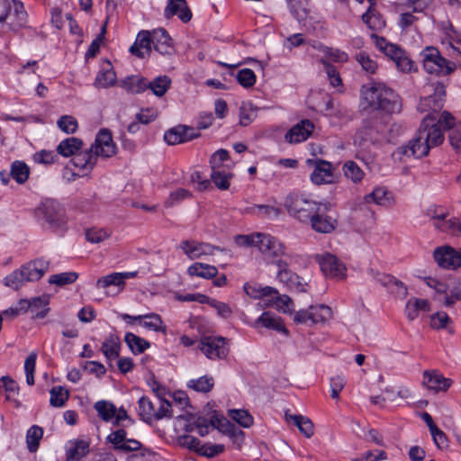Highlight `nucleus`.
<instances>
[{
	"mask_svg": "<svg viewBox=\"0 0 461 461\" xmlns=\"http://www.w3.org/2000/svg\"><path fill=\"white\" fill-rule=\"evenodd\" d=\"M435 117L429 113L421 122L413 139L408 144L398 148V153L406 157L420 158L427 156L429 149L439 146L444 141V134L438 125L445 130L452 131L456 126L455 117L447 111L441 113L438 124L434 123Z\"/></svg>",
	"mask_w": 461,
	"mask_h": 461,
	"instance_id": "1",
	"label": "nucleus"
},
{
	"mask_svg": "<svg viewBox=\"0 0 461 461\" xmlns=\"http://www.w3.org/2000/svg\"><path fill=\"white\" fill-rule=\"evenodd\" d=\"M360 104L365 110L399 113L402 110L400 96L384 83H372L361 88Z\"/></svg>",
	"mask_w": 461,
	"mask_h": 461,
	"instance_id": "2",
	"label": "nucleus"
},
{
	"mask_svg": "<svg viewBox=\"0 0 461 461\" xmlns=\"http://www.w3.org/2000/svg\"><path fill=\"white\" fill-rule=\"evenodd\" d=\"M115 153V144L113 140V133L108 129H101L89 149L77 152L71 160L75 167L79 168L83 173L90 171L96 163L99 156L104 158L112 157Z\"/></svg>",
	"mask_w": 461,
	"mask_h": 461,
	"instance_id": "3",
	"label": "nucleus"
},
{
	"mask_svg": "<svg viewBox=\"0 0 461 461\" xmlns=\"http://www.w3.org/2000/svg\"><path fill=\"white\" fill-rule=\"evenodd\" d=\"M50 267V261L44 258L31 260L19 269L13 271L5 277V285L13 289L20 288L26 282L40 280Z\"/></svg>",
	"mask_w": 461,
	"mask_h": 461,
	"instance_id": "4",
	"label": "nucleus"
},
{
	"mask_svg": "<svg viewBox=\"0 0 461 461\" xmlns=\"http://www.w3.org/2000/svg\"><path fill=\"white\" fill-rule=\"evenodd\" d=\"M321 203L302 193H291L284 202L287 212L301 222H308Z\"/></svg>",
	"mask_w": 461,
	"mask_h": 461,
	"instance_id": "5",
	"label": "nucleus"
},
{
	"mask_svg": "<svg viewBox=\"0 0 461 461\" xmlns=\"http://www.w3.org/2000/svg\"><path fill=\"white\" fill-rule=\"evenodd\" d=\"M423 68L426 72L437 76H447L453 73L456 65L443 58L439 50L434 47H426L420 53Z\"/></svg>",
	"mask_w": 461,
	"mask_h": 461,
	"instance_id": "6",
	"label": "nucleus"
},
{
	"mask_svg": "<svg viewBox=\"0 0 461 461\" xmlns=\"http://www.w3.org/2000/svg\"><path fill=\"white\" fill-rule=\"evenodd\" d=\"M37 217L50 228H62L66 224L65 210L54 199H46L36 209Z\"/></svg>",
	"mask_w": 461,
	"mask_h": 461,
	"instance_id": "7",
	"label": "nucleus"
},
{
	"mask_svg": "<svg viewBox=\"0 0 461 461\" xmlns=\"http://www.w3.org/2000/svg\"><path fill=\"white\" fill-rule=\"evenodd\" d=\"M198 348L210 360L224 359L230 351L227 339L220 336L203 337L198 343Z\"/></svg>",
	"mask_w": 461,
	"mask_h": 461,
	"instance_id": "8",
	"label": "nucleus"
},
{
	"mask_svg": "<svg viewBox=\"0 0 461 461\" xmlns=\"http://www.w3.org/2000/svg\"><path fill=\"white\" fill-rule=\"evenodd\" d=\"M315 261L319 264L321 272L326 277L343 279L346 276V267L339 259L329 253L315 254Z\"/></svg>",
	"mask_w": 461,
	"mask_h": 461,
	"instance_id": "9",
	"label": "nucleus"
},
{
	"mask_svg": "<svg viewBox=\"0 0 461 461\" xmlns=\"http://www.w3.org/2000/svg\"><path fill=\"white\" fill-rule=\"evenodd\" d=\"M329 205L321 203L318 212H314L309 219L312 229L319 233H331L337 227L338 221L328 214Z\"/></svg>",
	"mask_w": 461,
	"mask_h": 461,
	"instance_id": "10",
	"label": "nucleus"
},
{
	"mask_svg": "<svg viewBox=\"0 0 461 461\" xmlns=\"http://www.w3.org/2000/svg\"><path fill=\"white\" fill-rule=\"evenodd\" d=\"M258 239V249L266 258H276L286 255L285 246L278 239L265 233H261Z\"/></svg>",
	"mask_w": 461,
	"mask_h": 461,
	"instance_id": "11",
	"label": "nucleus"
},
{
	"mask_svg": "<svg viewBox=\"0 0 461 461\" xmlns=\"http://www.w3.org/2000/svg\"><path fill=\"white\" fill-rule=\"evenodd\" d=\"M180 249L190 259L200 258L203 256H211L213 255L215 251H224V249L220 247L195 240L182 241Z\"/></svg>",
	"mask_w": 461,
	"mask_h": 461,
	"instance_id": "12",
	"label": "nucleus"
},
{
	"mask_svg": "<svg viewBox=\"0 0 461 461\" xmlns=\"http://www.w3.org/2000/svg\"><path fill=\"white\" fill-rule=\"evenodd\" d=\"M435 261L444 268H456L461 266V254L451 247H440L434 251Z\"/></svg>",
	"mask_w": 461,
	"mask_h": 461,
	"instance_id": "13",
	"label": "nucleus"
},
{
	"mask_svg": "<svg viewBox=\"0 0 461 461\" xmlns=\"http://www.w3.org/2000/svg\"><path fill=\"white\" fill-rule=\"evenodd\" d=\"M308 163L313 164L314 168L310 176L311 181L315 185L328 184L332 181V165L326 160H308Z\"/></svg>",
	"mask_w": 461,
	"mask_h": 461,
	"instance_id": "14",
	"label": "nucleus"
},
{
	"mask_svg": "<svg viewBox=\"0 0 461 461\" xmlns=\"http://www.w3.org/2000/svg\"><path fill=\"white\" fill-rule=\"evenodd\" d=\"M196 137L197 134L194 131V129L185 125H178L171 128L164 134V140L168 145H176L187 142Z\"/></svg>",
	"mask_w": 461,
	"mask_h": 461,
	"instance_id": "15",
	"label": "nucleus"
},
{
	"mask_svg": "<svg viewBox=\"0 0 461 461\" xmlns=\"http://www.w3.org/2000/svg\"><path fill=\"white\" fill-rule=\"evenodd\" d=\"M423 384L434 393L446 392L452 384V380L443 376L436 370L425 371L423 374Z\"/></svg>",
	"mask_w": 461,
	"mask_h": 461,
	"instance_id": "16",
	"label": "nucleus"
},
{
	"mask_svg": "<svg viewBox=\"0 0 461 461\" xmlns=\"http://www.w3.org/2000/svg\"><path fill=\"white\" fill-rule=\"evenodd\" d=\"M115 85V71L112 62L102 59L100 69L95 77L94 86L96 88H108Z\"/></svg>",
	"mask_w": 461,
	"mask_h": 461,
	"instance_id": "17",
	"label": "nucleus"
},
{
	"mask_svg": "<svg viewBox=\"0 0 461 461\" xmlns=\"http://www.w3.org/2000/svg\"><path fill=\"white\" fill-rule=\"evenodd\" d=\"M152 41L154 50L161 55H172L174 53V47L172 40L167 31L163 28H158L151 32Z\"/></svg>",
	"mask_w": 461,
	"mask_h": 461,
	"instance_id": "18",
	"label": "nucleus"
},
{
	"mask_svg": "<svg viewBox=\"0 0 461 461\" xmlns=\"http://www.w3.org/2000/svg\"><path fill=\"white\" fill-rule=\"evenodd\" d=\"M446 95L445 87L438 83L435 88V93L420 100L419 109L421 112L431 111L437 113L443 107V98Z\"/></svg>",
	"mask_w": 461,
	"mask_h": 461,
	"instance_id": "19",
	"label": "nucleus"
},
{
	"mask_svg": "<svg viewBox=\"0 0 461 461\" xmlns=\"http://www.w3.org/2000/svg\"><path fill=\"white\" fill-rule=\"evenodd\" d=\"M313 123L309 120H303L285 134V140L289 143H299L306 140L313 131Z\"/></svg>",
	"mask_w": 461,
	"mask_h": 461,
	"instance_id": "20",
	"label": "nucleus"
},
{
	"mask_svg": "<svg viewBox=\"0 0 461 461\" xmlns=\"http://www.w3.org/2000/svg\"><path fill=\"white\" fill-rule=\"evenodd\" d=\"M90 442L86 439H71L66 443L67 461H79L89 452Z\"/></svg>",
	"mask_w": 461,
	"mask_h": 461,
	"instance_id": "21",
	"label": "nucleus"
},
{
	"mask_svg": "<svg viewBox=\"0 0 461 461\" xmlns=\"http://www.w3.org/2000/svg\"><path fill=\"white\" fill-rule=\"evenodd\" d=\"M158 398L159 407L156 409L154 420H161L164 418H170L176 415L177 419H185V416L182 413L176 414V411H174L172 404L169 401L164 399L165 389L158 386L157 388H153Z\"/></svg>",
	"mask_w": 461,
	"mask_h": 461,
	"instance_id": "22",
	"label": "nucleus"
},
{
	"mask_svg": "<svg viewBox=\"0 0 461 461\" xmlns=\"http://www.w3.org/2000/svg\"><path fill=\"white\" fill-rule=\"evenodd\" d=\"M151 32L149 31H141L138 33L136 41L130 48L131 54L140 59L149 57L152 51L151 49Z\"/></svg>",
	"mask_w": 461,
	"mask_h": 461,
	"instance_id": "23",
	"label": "nucleus"
},
{
	"mask_svg": "<svg viewBox=\"0 0 461 461\" xmlns=\"http://www.w3.org/2000/svg\"><path fill=\"white\" fill-rule=\"evenodd\" d=\"M164 14L167 19L177 14L183 23H187L192 18V13L185 0H168Z\"/></svg>",
	"mask_w": 461,
	"mask_h": 461,
	"instance_id": "24",
	"label": "nucleus"
},
{
	"mask_svg": "<svg viewBox=\"0 0 461 461\" xmlns=\"http://www.w3.org/2000/svg\"><path fill=\"white\" fill-rule=\"evenodd\" d=\"M430 311V303L426 299H420L417 297H411L405 304L404 312L409 321L417 319L420 312H427Z\"/></svg>",
	"mask_w": 461,
	"mask_h": 461,
	"instance_id": "25",
	"label": "nucleus"
},
{
	"mask_svg": "<svg viewBox=\"0 0 461 461\" xmlns=\"http://www.w3.org/2000/svg\"><path fill=\"white\" fill-rule=\"evenodd\" d=\"M120 87L125 92L132 95L141 94L148 89L146 78L140 75H131L122 79Z\"/></svg>",
	"mask_w": 461,
	"mask_h": 461,
	"instance_id": "26",
	"label": "nucleus"
},
{
	"mask_svg": "<svg viewBox=\"0 0 461 461\" xmlns=\"http://www.w3.org/2000/svg\"><path fill=\"white\" fill-rule=\"evenodd\" d=\"M370 4L367 11L362 15L363 22L372 31H380L385 26V21L374 9L375 0H367Z\"/></svg>",
	"mask_w": 461,
	"mask_h": 461,
	"instance_id": "27",
	"label": "nucleus"
},
{
	"mask_svg": "<svg viewBox=\"0 0 461 461\" xmlns=\"http://www.w3.org/2000/svg\"><path fill=\"white\" fill-rule=\"evenodd\" d=\"M258 324H261L267 329L287 333V330L285 329L280 317L269 312H263L256 321L254 327L257 328Z\"/></svg>",
	"mask_w": 461,
	"mask_h": 461,
	"instance_id": "28",
	"label": "nucleus"
},
{
	"mask_svg": "<svg viewBox=\"0 0 461 461\" xmlns=\"http://www.w3.org/2000/svg\"><path fill=\"white\" fill-rule=\"evenodd\" d=\"M365 202L366 203H374L381 206H390L393 204V197L384 187H376L372 193L365 196Z\"/></svg>",
	"mask_w": 461,
	"mask_h": 461,
	"instance_id": "29",
	"label": "nucleus"
},
{
	"mask_svg": "<svg viewBox=\"0 0 461 461\" xmlns=\"http://www.w3.org/2000/svg\"><path fill=\"white\" fill-rule=\"evenodd\" d=\"M140 325L148 330L166 333L167 327L161 317L157 313H149L140 316Z\"/></svg>",
	"mask_w": 461,
	"mask_h": 461,
	"instance_id": "30",
	"label": "nucleus"
},
{
	"mask_svg": "<svg viewBox=\"0 0 461 461\" xmlns=\"http://www.w3.org/2000/svg\"><path fill=\"white\" fill-rule=\"evenodd\" d=\"M187 273L191 276L211 279L217 276L218 269L214 266L196 262L187 268Z\"/></svg>",
	"mask_w": 461,
	"mask_h": 461,
	"instance_id": "31",
	"label": "nucleus"
},
{
	"mask_svg": "<svg viewBox=\"0 0 461 461\" xmlns=\"http://www.w3.org/2000/svg\"><path fill=\"white\" fill-rule=\"evenodd\" d=\"M30 311L33 313L36 319H43L50 312L48 307L50 303V297L48 295H41L33 297L30 300Z\"/></svg>",
	"mask_w": 461,
	"mask_h": 461,
	"instance_id": "32",
	"label": "nucleus"
},
{
	"mask_svg": "<svg viewBox=\"0 0 461 461\" xmlns=\"http://www.w3.org/2000/svg\"><path fill=\"white\" fill-rule=\"evenodd\" d=\"M285 418L288 421H293L294 424L298 428L300 432L306 438H311L314 434V425L312 421L306 416L303 415H292L285 414Z\"/></svg>",
	"mask_w": 461,
	"mask_h": 461,
	"instance_id": "33",
	"label": "nucleus"
},
{
	"mask_svg": "<svg viewBox=\"0 0 461 461\" xmlns=\"http://www.w3.org/2000/svg\"><path fill=\"white\" fill-rule=\"evenodd\" d=\"M83 146V141L75 137H69L62 141L57 147V152L63 157L74 156Z\"/></svg>",
	"mask_w": 461,
	"mask_h": 461,
	"instance_id": "34",
	"label": "nucleus"
},
{
	"mask_svg": "<svg viewBox=\"0 0 461 461\" xmlns=\"http://www.w3.org/2000/svg\"><path fill=\"white\" fill-rule=\"evenodd\" d=\"M124 341L134 355H140L150 347V343L148 340L131 332L125 334Z\"/></svg>",
	"mask_w": 461,
	"mask_h": 461,
	"instance_id": "35",
	"label": "nucleus"
},
{
	"mask_svg": "<svg viewBox=\"0 0 461 461\" xmlns=\"http://www.w3.org/2000/svg\"><path fill=\"white\" fill-rule=\"evenodd\" d=\"M247 212L267 219L276 218L281 213V209L270 204H255L246 209Z\"/></svg>",
	"mask_w": 461,
	"mask_h": 461,
	"instance_id": "36",
	"label": "nucleus"
},
{
	"mask_svg": "<svg viewBox=\"0 0 461 461\" xmlns=\"http://www.w3.org/2000/svg\"><path fill=\"white\" fill-rule=\"evenodd\" d=\"M146 85H148V89H150L156 96L161 97L169 89L171 86V79L169 77L165 75L158 76L152 81H148L146 79Z\"/></svg>",
	"mask_w": 461,
	"mask_h": 461,
	"instance_id": "37",
	"label": "nucleus"
},
{
	"mask_svg": "<svg viewBox=\"0 0 461 461\" xmlns=\"http://www.w3.org/2000/svg\"><path fill=\"white\" fill-rule=\"evenodd\" d=\"M373 37L375 39L376 47L393 61L404 52L400 47L386 41V40L382 37L376 35H373Z\"/></svg>",
	"mask_w": 461,
	"mask_h": 461,
	"instance_id": "38",
	"label": "nucleus"
},
{
	"mask_svg": "<svg viewBox=\"0 0 461 461\" xmlns=\"http://www.w3.org/2000/svg\"><path fill=\"white\" fill-rule=\"evenodd\" d=\"M124 438V429H117V451L120 452H136L142 449V444L135 439L122 441Z\"/></svg>",
	"mask_w": 461,
	"mask_h": 461,
	"instance_id": "39",
	"label": "nucleus"
},
{
	"mask_svg": "<svg viewBox=\"0 0 461 461\" xmlns=\"http://www.w3.org/2000/svg\"><path fill=\"white\" fill-rule=\"evenodd\" d=\"M10 175L18 184H23L30 176L29 167L21 160H15L11 165Z\"/></svg>",
	"mask_w": 461,
	"mask_h": 461,
	"instance_id": "40",
	"label": "nucleus"
},
{
	"mask_svg": "<svg viewBox=\"0 0 461 461\" xmlns=\"http://www.w3.org/2000/svg\"><path fill=\"white\" fill-rule=\"evenodd\" d=\"M311 312V322L320 323L325 322L331 319V309L324 304L312 305L309 307Z\"/></svg>",
	"mask_w": 461,
	"mask_h": 461,
	"instance_id": "41",
	"label": "nucleus"
},
{
	"mask_svg": "<svg viewBox=\"0 0 461 461\" xmlns=\"http://www.w3.org/2000/svg\"><path fill=\"white\" fill-rule=\"evenodd\" d=\"M319 50H321L324 54L323 59L327 60L328 62L334 61V62H340L344 63L347 62L348 59V55L339 49H333L330 47L324 46L322 44H319L318 47H315Z\"/></svg>",
	"mask_w": 461,
	"mask_h": 461,
	"instance_id": "42",
	"label": "nucleus"
},
{
	"mask_svg": "<svg viewBox=\"0 0 461 461\" xmlns=\"http://www.w3.org/2000/svg\"><path fill=\"white\" fill-rule=\"evenodd\" d=\"M43 436V429L37 426L33 425L32 426L26 433V443L28 450L31 453H34L37 451L40 441L42 438Z\"/></svg>",
	"mask_w": 461,
	"mask_h": 461,
	"instance_id": "43",
	"label": "nucleus"
},
{
	"mask_svg": "<svg viewBox=\"0 0 461 461\" xmlns=\"http://www.w3.org/2000/svg\"><path fill=\"white\" fill-rule=\"evenodd\" d=\"M214 385V379L210 375H203L197 379H191L187 386L198 393H208Z\"/></svg>",
	"mask_w": 461,
	"mask_h": 461,
	"instance_id": "44",
	"label": "nucleus"
},
{
	"mask_svg": "<svg viewBox=\"0 0 461 461\" xmlns=\"http://www.w3.org/2000/svg\"><path fill=\"white\" fill-rule=\"evenodd\" d=\"M293 16L299 22L303 21L308 14V0H286Z\"/></svg>",
	"mask_w": 461,
	"mask_h": 461,
	"instance_id": "45",
	"label": "nucleus"
},
{
	"mask_svg": "<svg viewBox=\"0 0 461 461\" xmlns=\"http://www.w3.org/2000/svg\"><path fill=\"white\" fill-rule=\"evenodd\" d=\"M229 160V153L225 149H219L212 154L210 159L212 172L230 170L224 163Z\"/></svg>",
	"mask_w": 461,
	"mask_h": 461,
	"instance_id": "46",
	"label": "nucleus"
},
{
	"mask_svg": "<svg viewBox=\"0 0 461 461\" xmlns=\"http://www.w3.org/2000/svg\"><path fill=\"white\" fill-rule=\"evenodd\" d=\"M433 224L435 228L444 232L456 233V227L457 226V220L456 218L446 219V214H437L433 216Z\"/></svg>",
	"mask_w": 461,
	"mask_h": 461,
	"instance_id": "47",
	"label": "nucleus"
},
{
	"mask_svg": "<svg viewBox=\"0 0 461 461\" xmlns=\"http://www.w3.org/2000/svg\"><path fill=\"white\" fill-rule=\"evenodd\" d=\"M344 176L354 183H359L365 176L364 171L354 161L348 160L343 166Z\"/></svg>",
	"mask_w": 461,
	"mask_h": 461,
	"instance_id": "48",
	"label": "nucleus"
},
{
	"mask_svg": "<svg viewBox=\"0 0 461 461\" xmlns=\"http://www.w3.org/2000/svg\"><path fill=\"white\" fill-rule=\"evenodd\" d=\"M95 410L104 421H110L115 417V405L107 401L101 400L96 402L95 403Z\"/></svg>",
	"mask_w": 461,
	"mask_h": 461,
	"instance_id": "49",
	"label": "nucleus"
},
{
	"mask_svg": "<svg viewBox=\"0 0 461 461\" xmlns=\"http://www.w3.org/2000/svg\"><path fill=\"white\" fill-rule=\"evenodd\" d=\"M257 117V108L250 102L242 103L240 108V123L243 126L250 124Z\"/></svg>",
	"mask_w": 461,
	"mask_h": 461,
	"instance_id": "50",
	"label": "nucleus"
},
{
	"mask_svg": "<svg viewBox=\"0 0 461 461\" xmlns=\"http://www.w3.org/2000/svg\"><path fill=\"white\" fill-rule=\"evenodd\" d=\"M50 403L53 407H62L68 400L69 393L62 386H54L50 392Z\"/></svg>",
	"mask_w": 461,
	"mask_h": 461,
	"instance_id": "51",
	"label": "nucleus"
},
{
	"mask_svg": "<svg viewBox=\"0 0 461 461\" xmlns=\"http://www.w3.org/2000/svg\"><path fill=\"white\" fill-rule=\"evenodd\" d=\"M78 277V274L74 271L55 274L50 276L49 283L58 286H64L73 284Z\"/></svg>",
	"mask_w": 461,
	"mask_h": 461,
	"instance_id": "52",
	"label": "nucleus"
},
{
	"mask_svg": "<svg viewBox=\"0 0 461 461\" xmlns=\"http://www.w3.org/2000/svg\"><path fill=\"white\" fill-rule=\"evenodd\" d=\"M140 415L146 420H154L156 407L154 403L146 396L140 398L139 402Z\"/></svg>",
	"mask_w": 461,
	"mask_h": 461,
	"instance_id": "53",
	"label": "nucleus"
},
{
	"mask_svg": "<svg viewBox=\"0 0 461 461\" xmlns=\"http://www.w3.org/2000/svg\"><path fill=\"white\" fill-rule=\"evenodd\" d=\"M37 353L31 352L24 361V372L26 375V383L29 385L34 384V372L36 366Z\"/></svg>",
	"mask_w": 461,
	"mask_h": 461,
	"instance_id": "54",
	"label": "nucleus"
},
{
	"mask_svg": "<svg viewBox=\"0 0 461 461\" xmlns=\"http://www.w3.org/2000/svg\"><path fill=\"white\" fill-rule=\"evenodd\" d=\"M232 174L230 170L227 171H214L211 174V178L215 185L221 190H227L230 187L229 179L231 178Z\"/></svg>",
	"mask_w": 461,
	"mask_h": 461,
	"instance_id": "55",
	"label": "nucleus"
},
{
	"mask_svg": "<svg viewBox=\"0 0 461 461\" xmlns=\"http://www.w3.org/2000/svg\"><path fill=\"white\" fill-rule=\"evenodd\" d=\"M230 418L244 428H249L253 424V418L245 410L230 411Z\"/></svg>",
	"mask_w": 461,
	"mask_h": 461,
	"instance_id": "56",
	"label": "nucleus"
},
{
	"mask_svg": "<svg viewBox=\"0 0 461 461\" xmlns=\"http://www.w3.org/2000/svg\"><path fill=\"white\" fill-rule=\"evenodd\" d=\"M320 61L324 68V70L330 80V84L334 87L341 86L342 80L335 67L323 59H321Z\"/></svg>",
	"mask_w": 461,
	"mask_h": 461,
	"instance_id": "57",
	"label": "nucleus"
},
{
	"mask_svg": "<svg viewBox=\"0 0 461 461\" xmlns=\"http://www.w3.org/2000/svg\"><path fill=\"white\" fill-rule=\"evenodd\" d=\"M111 231L105 229L93 227L86 230V238L92 243H99L111 235Z\"/></svg>",
	"mask_w": 461,
	"mask_h": 461,
	"instance_id": "58",
	"label": "nucleus"
},
{
	"mask_svg": "<svg viewBox=\"0 0 461 461\" xmlns=\"http://www.w3.org/2000/svg\"><path fill=\"white\" fill-rule=\"evenodd\" d=\"M238 82L246 88L251 87L256 83V75L249 68L240 69L236 76Z\"/></svg>",
	"mask_w": 461,
	"mask_h": 461,
	"instance_id": "59",
	"label": "nucleus"
},
{
	"mask_svg": "<svg viewBox=\"0 0 461 461\" xmlns=\"http://www.w3.org/2000/svg\"><path fill=\"white\" fill-rule=\"evenodd\" d=\"M59 128L68 133H74L77 129V121L71 115L61 116L57 122Z\"/></svg>",
	"mask_w": 461,
	"mask_h": 461,
	"instance_id": "60",
	"label": "nucleus"
},
{
	"mask_svg": "<svg viewBox=\"0 0 461 461\" xmlns=\"http://www.w3.org/2000/svg\"><path fill=\"white\" fill-rule=\"evenodd\" d=\"M357 61L361 65L363 70L374 74L377 69V64L366 52H360L356 56Z\"/></svg>",
	"mask_w": 461,
	"mask_h": 461,
	"instance_id": "61",
	"label": "nucleus"
},
{
	"mask_svg": "<svg viewBox=\"0 0 461 461\" xmlns=\"http://www.w3.org/2000/svg\"><path fill=\"white\" fill-rule=\"evenodd\" d=\"M191 197V193L185 188H178L170 193L168 198L166 200L165 204L172 207L181 201Z\"/></svg>",
	"mask_w": 461,
	"mask_h": 461,
	"instance_id": "62",
	"label": "nucleus"
},
{
	"mask_svg": "<svg viewBox=\"0 0 461 461\" xmlns=\"http://www.w3.org/2000/svg\"><path fill=\"white\" fill-rule=\"evenodd\" d=\"M170 402L175 411L176 409L182 411L189 406V398L185 392L178 391L172 395V402Z\"/></svg>",
	"mask_w": 461,
	"mask_h": 461,
	"instance_id": "63",
	"label": "nucleus"
},
{
	"mask_svg": "<svg viewBox=\"0 0 461 461\" xmlns=\"http://www.w3.org/2000/svg\"><path fill=\"white\" fill-rule=\"evenodd\" d=\"M449 141L451 146L457 151H461V122H457L456 126L449 133Z\"/></svg>",
	"mask_w": 461,
	"mask_h": 461,
	"instance_id": "64",
	"label": "nucleus"
}]
</instances>
